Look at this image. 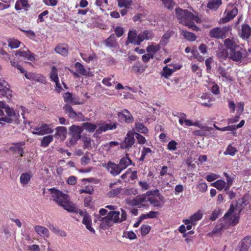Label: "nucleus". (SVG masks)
Returning a JSON list of instances; mask_svg holds the SVG:
<instances>
[{"label": "nucleus", "mask_w": 251, "mask_h": 251, "mask_svg": "<svg viewBox=\"0 0 251 251\" xmlns=\"http://www.w3.org/2000/svg\"><path fill=\"white\" fill-rule=\"evenodd\" d=\"M146 195L148 197L150 196H156L161 201H163L164 197L159 193V191L158 189L152 190L151 191H147L146 193Z\"/></svg>", "instance_id": "40"}, {"label": "nucleus", "mask_w": 251, "mask_h": 251, "mask_svg": "<svg viewBox=\"0 0 251 251\" xmlns=\"http://www.w3.org/2000/svg\"><path fill=\"white\" fill-rule=\"evenodd\" d=\"M176 13L179 23L184 25L188 26L193 30L198 31L200 28L195 24L201 23V19L197 15H195L187 10H183L180 8L176 9Z\"/></svg>", "instance_id": "1"}, {"label": "nucleus", "mask_w": 251, "mask_h": 251, "mask_svg": "<svg viewBox=\"0 0 251 251\" xmlns=\"http://www.w3.org/2000/svg\"><path fill=\"white\" fill-rule=\"evenodd\" d=\"M53 130L49 127V126L47 124H43L40 126V130L39 131H32V133L33 134L35 135H44L45 133H52Z\"/></svg>", "instance_id": "28"}, {"label": "nucleus", "mask_w": 251, "mask_h": 251, "mask_svg": "<svg viewBox=\"0 0 251 251\" xmlns=\"http://www.w3.org/2000/svg\"><path fill=\"white\" fill-rule=\"evenodd\" d=\"M146 68V66L143 64H134L132 66V71L135 73L141 74L145 71Z\"/></svg>", "instance_id": "35"}, {"label": "nucleus", "mask_w": 251, "mask_h": 251, "mask_svg": "<svg viewBox=\"0 0 251 251\" xmlns=\"http://www.w3.org/2000/svg\"><path fill=\"white\" fill-rule=\"evenodd\" d=\"M238 48L237 47L231 50L229 55V57L233 61L236 62L242 61L247 56L246 50L243 48H240L239 50H237Z\"/></svg>", "instance_id": "7"}, {"label": "nucleus", "mask_w": 251, "mask_h": 251, "mask_svg": "<svg viewBox=\"0 0 251 251\" xmlns=\"http://www.w3.org/2000/svg\"><path fill=\"white\" fill-rule=\"evenodd\" d=\"M63 97L64 100L66 102H71L74 104H80L79 102H76L73 101L72 95L70 92L64 93Z\"/></svg>", "instance_id": "51"}, {"label": "nucleus", "mask_w": 251, "mask_h": 251, "mask_svg": "<svg viewBox=\"0 0 251 251\" xmlns=\"http://www.w3.org/2000/svg\"><path fill=\"white\" fill-rule=\"evenodd\" d=\"M235 176L232 175L226 178L227 185L225 188V191H227L233 183Z\"/></svg>", "instance_id": "59"}, {"label": "nucleus", "mask_w": 251, "mask_h": 251, "mask_svg": "<svg viewBox=\"0 0 251 251\" xmlns=\"http://www.w3.org/2000/svg\"><path fill=\"white\" fill-rule=\"evenodd\" d=\"M240 36L243 39H248L251 36V28L248 25L244 24L242 25L241 29L239 32Z\"/></svg>", "instance_id": "20"}, {"label": "nucleus", "mask_w": 251, "mask_h": 251, "mask_svg": "<svg viewBox=\"0 0 251 251\" xmlns=\"http://www.w3.org/2000/svg\"><path fill=\"white\" fill-rule=\"evenodd\" d=\"M224 227V226L222 225V223L220 224V225L216 226L211 232V233L212 234L220 233Z\"/></svg>", "instance_id": "64"}, {"label": "nucleus", "mask_w": 251, "mask_h": 251, "mask_svg": "<svg viewBox=\"0 0 251 251\" xmlns=\"http://www.w3.org/2000/svg\"><path fill=\"white\" fill-rule=\"evenodd\" d=\"M94 191V188L92 186H87L85 187V189H80L79 190V194H82L83 193H87L89 194H91Z\"/></svg>", "instance_id": "61"}, {"label": "nucleus", "mask_w": 251, "mask_h": 251, "mask_svg": "<svg viewBox=\"0 0 251 251\" xmlns=\"http://www.w3.org/2000/svg\"><path fill=\"white\" fill-rule=\"evenodd\" d=\"M148 201H150V203L153 205L154 207H161L162 205L160 202L156 199H153L151 198H148Z\"/></svg>", "instance_id": "63"}, {"label": "nucleus", "mask_w": 251, "mask_h": 251, "mask_svg": "<svg viewBox=\"0 0 251 251\" xmlns=\"http://www.w3.org/2000/svg\"><path fill=\"white\" fill-rule=\"evenodd\" d=\"M50 77L52 81H55L58 80V76L57 70L55 67H52L51 72L50 74Z\"/></svg>", "instance_id": "49"}, {"label": "nucleus", "mask_w": 251, "mask_h": 251, "mask_svg": "<svg viewBox=\"0 0 251 251\" xmlns=\"http://www.w3.org/2000/svg\"><path fill=\"white\" fill-rule=\"evenodd\" d=\"M200 98L201 100V103L202 105L209 107L210 104H209L208 102L205 101V100H207L208 102H209L210 100V96L208 94L206 93H202Z\"/></svg>", "instance_id": "46"}, {"label": "nucleus", "mask_w": 251, "mask_h": 251, "mask_svg": "<svg viewBox=\"0 0 251 251\" xmlns=\"http://www.w3.org/2000/svg\"><path fill=\"white\" fill-rule=\"evenodd\" d=\"M164 6L168 9L172 10L175 5L173 0H161Z\"/></svg>", "instance_id": "53"}, {"label": "nucleus", "mask_w": 251, "mask_h": 251, "mask_svg": "<svg viewBox=\"0 0 251 251\" xmlns=\"http://www.w3.org/2000/svg\"><path fill=\"white\" fill-rule=\"evenodd\" d=\"M222 4V0H211L207 4V7L211 10H216Z\"/></svg>", "instance_id": "34"}, {"label": "nucleus", "mask_w": 251, "mask_h": 251, "mask_svg": "<svg viewBox=\"0 0 251 251\" xmlns=\"http://www.w3.org/2000/svg\"><path fill=\"white\" fill-rule=\"evenodd\" d=\"M83 142V148L84 149H87L88 150H91L92 149L91 142L93 141L90 138L85 137L82 139Z\"/></svg>", "instance_id": "52"}, {"label": "nucleus", "mask_w": 251, "mask_h": 251, "mask_svg": "<svg viewBox=\"0 0 251 251\" xmlns=\"http://www.w3.org/2000/svg\"><path fill=\"white\" fill-rule=\"evenodd\" d=\"M146 201H148V198L145 193L130 200L128 203L132 206H139L143 202Z\"/></svg>", "instance_id": "16"}, {"label": "nucleus", "mask_w": 251, "mask_h": 251, "mask_svg": "<svg viewBox=\"0 0 251 251\" xmlns=\"http://www.w3.org/2000/svg\"><path fill=\"white\" fill-rule=\"evenodd\" d=\"M13 146L10 147V151L13 152H19L20 151H22L21 146H24L25 144V142H20L18 143H13Z\"/></svg>", "instance_id": "36"}, {"label": "nucleus", "mask_w": 251, "mask_h": 251, "mask_svg": "<svg viewBox=\"0 0 251 251\" xmlns=\"http://www.w3.org/2000/svg\"><path fill=\"white\" fill-rule=\"evenodd\" d=\"M118 5L119 7H125L129 8L132 4V0H117Z\"/></svg>", "instance_id": "38"}, {"label": "nucleus", "mask_w": 251, "mask_h": 251, "mask_svg": "<svg viewBox=\"0 0 251 251\" xmlns=\"http://www.w3.org/2000/svg\"><path fill=\"white\" fill-rule=\"evenodd\" d=\"M49 190L52 194L53 200L59 206L65 201H68L69 199V197L67 194L56 189L55 188H50Z\"/></svg>", "instance_id": "6"}, {"label": "nucleus", "mask_w": 251, "mask_h": 251, "mask_svg": "<svg viewBox=\"0 0 251 251\" xmlns=\"http://www.w3.org/2000/svg\"><path fill=\"white\" fill-rule=\"evenodd\" d=\"M180 34L185 39L190 42L195 41L197 39V37L194 33L184 30H181Z\"/></svg>", "instance_id": "31"}, {"label": "nucleus", "mask_w": 251, "mask_h": 251, "mask_svg": "<svg viewBox=\"0 0 251 251\" xmlns=\"http://www.w3.org/2000/svg\"><path fill=\"white\" fill-rule=\"evenodd\" d=\"M53 136L52 135H48L43 138L41 142V146L43 147H47L49 144L52 141Z\"/></svg>", "instance_id": "45"}, {"label": "nucleus", "mask_w": 251, "mask_h": 251, "mask_svg": "<svg viewBox=\"0 0 251 251\" xmlns=\"http://www.w3.org/2000/svg\"><path fill=\"white\" fill-rule=\"evenodd\" d=\"M238 9L235 7H228L225 11V16L221 19V23H225L233 19L238 13Z\"/></svg>", "instance_id": "9"}, {"label": "nucleus", "mask_w": 251, "mask_h": 251, "mask_svg": "<svg viewBox=\"0 0 251 251\" xmlns=\"http://www.w3.org/2000/svg\"><path fill=\"white\" fill-rule=\"evenodd\" d=\"M83 60L85 62L94 61L96 55L94 53H80Z\"/></svg>", "instance_id": "42"}, {"label": "nucleus", "mask_w": 251, "mask_h": 251, "mask_svg": "<svg viewBox=\"0 0 251 251\" xmlns=\"http://www.w3.org/2000/svg\"><path fill=\"white\" fill-rule=\"evenodd\" d=\"M174 34V32L172 30H167L161 37L159 44L162 46H166L169 42V40L171 37Z\"/></svg>", "instance_id": "23"}, {"label": "nucleus", "mask_w": 251, "mask_h": 251, "mask_svg": "<svg viewBox=\"0 0 251 251\" xmlns=\"http://www.w3.org/2000/svg\"><path fill=\"white\" fill-rule=\"evenodd\" d=\"M25 76L28 79L34 80L38 82L45 84L47 82L46 77L41 75L32 73H26Z\"/></svg>", "instance_id": "17"}, {"label": "nucleus", "mask_w": 251, "mask_h": 251, "mask_svg": "<svg viewBox=\"0 0 251 251\" xmlns=\"http://www.w3.org/2000/svg\"><path fill=\"white\" fill-rule=\"evenodd\" d=\"M181 68V65L173 66L171 64L166 66L163 67L162 71L160 74L162 76L165 78H168L176 70L180 69Z\"/></svg>", "instance_id": "13"}, {"label": "nucleus", "mask_w": 251, "mask_h": 251, "mask_svg": "<svg viewBox=\"0 0 251 251\" xmlns=\"http://www.w3.org/2000/svg\"><path fill=\"white\" fill-rule=\"evenodd\" d=\"M121 188H118L116 189H112L111 191H110L107 193V196L109 197H114V196L117 195L118 194H119L121 192Z\"/></svg>", "instance_id": "60"}, {"label": "nucleus", "mask_w": 251, "mask_h": 251, "mask_svg": "<svg viewBox=\"0 0 251 251\" xmlns=\"http://www.w3.org/2000/svg\"><path fill=\"white\" fill-rule=\"evenodd\" d=\"M137 33L135 29L130 30L128 33L127 40L126 43L133 44L136 46V41L137 40Z\"/></svg>", "instance_id": "22"}, {"label": "nucleus", "mask_w": 251, "mask_h": 251, "mask_svg": "<svg viewBox=\"0 0 251 251\" xmlns=\"http://www.w3.org/2000/svg\"><path fill=\"white\" fill-rule=\"evenodd\" d=\"M63 109L65 110L66 113H67L68 116L71 118H74L75 115H76V112H75L73 108L69 105L66 104L64 107Z\"/></svg>", "instance_id": "41"}, {"label": "nucleus", "mask_w": 251, "mask_h": 251, "mask_svg": "<svg viewBox=\"0 0 251 251\" xmlns=\"http://www.w3.org/2000/svg\"><path fill=\"white\" fill-rule=\"evenodd\" d=\"M69 134L71 138L68 143V146H72L76 144V142L81 138V134L83 131L82 127L76 125H73L69 127Z\"/></svg>", "instance_id": "5"}, {"label": "nucleus", "mask_w": 251, "mask_h": 251, "mask_svg": "<svg viewBox=\"0 0 251 251\" xmlns=\"http://www.w3.org/2000/svg\"><path fill=\"white\" fill-rule=\"evenodd\" d=\"M211 185L219 190H222L225 187L226 188V182L222 179L217 180L216 181L212 183Z\"/></svg>", "instance_id": "43"}, {"label": "nucleus", "mask_w": 251, "mask_h": 251, "mask_svg": "<svg viewBox=\"0 0 251 251\" xmlns=\"http://www.w3.org/2000/svg\"><path fill=\"white\" fill-rule=\"evenodd\" d=\"M32 175L28 173H23L20 176V182L23 185H26L28 183Z\"/></svg>", "instance_id": "37"}, {"label": "nucleus", "mask_w": 251, "mask_h": 251, "mask_svg": "<svg viewBox=\"0 0 251 251\" xmlns=\"http://www.w3.org/2000/svg\"><path fill=\"white\" fill-rule=\"evenodd\" d=\"M237 152V149L231 145H229L226 151L224 152V154L225 155H230L231 156H234L236 152Z\"/></svg>", "instance_id": "48"}, {"label": "nucleus", "mask_w": 251, "mask_h": 251, "mask_svg": "<svg viewBox=\"0 0 251 251\" xmlns=\"http://www.w3.org/2000/svg\"><path fill=\"white\" fill-rule=\"evenodd\" d=\"M35 231L41 237H48L49 235V231L46 227L41 226H36L34 227Z\"/></svg>", "instance_id": "25"}, {"label": "nucleus", "mask_w": 251, "mask_h": 251, "mask_svg": "<svg viewBox=\"0 0 251 251\" xmlns=\"http://www.w3.org/2000/svg\"><path fill=\"white\" fill-rule=\"evenodd\" d=\"M228 56V53L227 51L225 50L217 53V56L220 59V61L226 59L227 58Z\"/></svg>", "instance_id": "57"}, {"label": "nucleus", "mask_w": 251, "mask_h": 251, "mask_svg": "<svg viewBox=\"0 0 251 251\" xmlns=\"http://www.w3.org/2000/svg\"><path fill=\"white\" fill-rule=\"evenodd\" d=\"M23 47L15 51V55L16 57H22L27 59L29 61L35 60L34 54L24 45Z\"/></svg>", "instance_id": "8"}, {"label": "nucleus", "mask_w": 251, "mask_h": 251, "mask_svg": "<svg viewBox=\"0 0 251 251\" xmlns=\"http://www.w3.org/2000/svg\"><path fill=\"white\" fill-rule=\"evenodd\" d=\"M127 213L123 208L119 211H110L105 217H103V222L100 225V228L106 229L111 227L114 224H120L127 219Z\"/></svg>", "instance_id": "2"}, {"label": "nucleus", "mask_w": 251, "mask_h": 251, "mask_svg": "<svg viewBox=\"0 0 251 251\" xmlns=\"http://www.w3.org/2000/svg\"><path fill=\"white\" fill-rule=\"evenodd\" d=\"M224 44L226 48L230 49V50L237 47L235 43V41L233 39H226L225 40Z\"/></svg>", "instance_id": "44"}, {"label": "nucleus", "mask_w": 251, "mask_h": 251, "mask_svg": "<svg viewBox=\"0 0 251 251\" xmlns=\"http://www.w3.org/2000/svg\"><path fill=\"white\" fill-rule=\"evenodd\" d=\"M103 166L105 167L108 171L113 176L119 175L122 171L119 165L111 161H109L107 164H105Z\"/></svg>", "instance_id": "15"}, {"label": "nucleus", "mask_w": 251, "mask_h": 251, "mask_svg": "<svg viewBox=\"0 0 251 251\" xmlns=\"http://www.w3.org/2000/svg\"><path fill=\"white\" fill-rule=\"evenodd\" d=\"M8 47L12 49H16L23 45L21 41L15 38H9L7 39Z\"/></svg>", "instance_id": "26"}, {"label": "nucleus", "mask_w": 251, "mask_h": 251, "mask_svg": "<svg viewBox=\"0 0 251 251\" xmlns=\"http://www.w3.org/2000/svg\"><path fill=\"white\" fill-rule=\"evenodd\" d=\"M75 67L77 69L78 73L84 75L92 76L93 75V73L90 71V68L85 69L82 64H75Z\"/></svg>", "instance_id": "27"}, {"label": "nucleus", "mask_w": 251, "mask_h": 251, "mask_svg": "<svg viewBox=\"0 0 251 251\" xmlns=\"http://www.w3.org/2000/svg\"><path fill=\"white\" fill-rule=\"evenodd\" d=\"M116 128V124H103L101 125L99 128L96 130V133L97 134H100L102 131H106L108 130H112Z\"/></svg>", "instance_id": "24"}, {"label": "nucleus", "mask_w": 251, "mask_h": 251, "mask_svg": "<svg viewBox=\"0 0 251 251\" xmlns=\"http://www.w3.org/2000/svg\"><path fill=\"white\" fill-rule=\"evenodd\" d=\"M202 214L200 212H197L191 216V225H195L196 222L200 220L202 218Z\"/></svg>", "instance_id": "54"}, {"label": "nucleus", "mask_w": 251, "mask_h": 251, "mask_svg": "<svg viewBox=\"0 0 251 251\" xmlns=\"http://www.w3.org/2000/svg\"><path fill=\"white\" fill-rule=\"evenodd\" d=\"M82 223L85 225L86 228L89 230L90 232L93 233H95V230L93 227H91V219H90V216L88 215H85L83 217L82 220Z\"/></svg>", "instance_id": "32"}, {"label": "nucleus", "mask_w": 251, "mask_h": 251, "mask_svg": "<svg viewBox=\"0 0 251 251\" xmlns=\"http://www.w3.org/2000/svg\"><path fill=\"white\" fill-rule=\"evenodd\" d=\"M143 32L146 40H151L154 37L153 32L151 30H145Z\"/></svg>", "instance_id": "58"}, {"label": "nucleus", "mask_w": 251, "mask_h": 251, "mask_svg": "<svg viewBox=\"0 0 251 251\" xmlns=\"http://www.w3.org/2000/svg\"><path fill=\"white\" fill-rule=\"evenodd\" d=\"M139 144H144L146 143V140L144 137L138 133L135 132L134 134Z\"/></svg>", "instance_id": "62"}, {"label": "nucleus", "mask_w": 251, "mask_h": 251, "mask_svg": "<svg viewBox=\"0 0 251 251\" xmlns=\"http://www.w3.org/2000/svg\"><path fill=\"white\" fill-rule=\"evenodd\" d=\"M6 113V116L0 118V124L4 126L5 124L19 123V115L13 109H11L9 107H6L5 110Z\"/></svg>", "instance_id": "4"}, {"label": "nucleus", "mask_w": 251, "mask_h": 251, "mask_svg": "<svg viewBox=\"0 0 251 251\" xmlns=\"http://www.w3.org/2000/svg\"><path fill=\"white\" fill-rule=\"evenodd\" d=\"M56 53L63 56H67L69 51V47L66 44H59L54 49Z\"/></svg>", "instance_id": "21"}, {"label": "nucleus", "mask_w": 251, "mask_h": 251, "mask_svg": "<svg viewBox=\"0 0 251 251\" xmlns=\"http://www.w3.org/2000/svg\"><path fill=\"white\" fill-rule=\"evenodd\" d=\"M135 126L137 131L139 132L146 133L148 131L147 128L142 123H137Z\"/></svg>", "instance_id": "50"}, {"label": "nucleus", "mask_w": 251, "mask_h": 251, "mask_svg": "<svg viewBox=\"0 0 251 251\" xmlns=\"http://www.w3.org/2000/svg\"><path fill=\"white\" fill-rule=\"evenodd\" d=\"M128 154H126V157H124L121 159L119 164V166L121 170L126 169L129 165L132 164V161L128 157Z\"/></svg>", "instance_id": "29"}, {"label": "nucleus", "mask_w": 251, "mask_h": 251, "mask_svg": "<svg viewBox=\"0 0 251 251\" xmlns=\"http://www.w3.org/2000/svg\"><path fill=\"white\" fill-rule=\"evenodd\" d=\"M135 142L134 134L128 131L124 141L120 144L121 148L122 149H129L132 147Z\"/></svg>", "instance_id": "10"}, {"label": "nucleus", "mask_w": 251, "mask_h": 251, "mask_svg": "<svg viewBox=\"0 0 251 251\" xmlns=\"http://www.w3.org/2000/svg\"><path fill=\"white\" fill-rule=\"evenodd\" d=\"M151 230V226L147 225H143L141 227V233L142 236H145Z\"/></svg>", "instance_id": "56"}, {"label": "nucleus", "mask_w": 251, "mask_h": 251, "mask_svg": "<svg viewBox=\"0 0 251 251\" xmlns=\"http://www.w3.org/2000/svg\"><path fill=\"white\" fill-rule=\"evenodd\" d=\"M60 206L63 207V208L70 212H73L75 213H78V209H76L75 206L71 204L69 201V199L68 201L63 203Z\"/></svg>", "instance_id": "30"}, {"label": "nucleus", "mask_w": 251, "mask_h": 251, "mask_svg": "<svg viewBox=\"0 0 251 251\" xmlns=\"http://www.w3.org/2000/svg\"><path fill=\"white\" fill-rule=\"evenodd\" d=\"M11 96V91L7 82L0 78V97H5L8 98Z\"/></svg>", "instance_id": "12"}, {"label": "nucleus", "mask_w": 251, "mask_h": 251, "mask_svg": "<svg viewBox=\"0 0 251 251\" xmlns=\"http://www.w3.org/2000/svg\"><path fill=\"white\" fill-rule=\"evenodd\" d=\"M203 130H198L195 132V134L196 135H200L201 136H203L205 135H208V134L206 133L205 132H211L212 130H214V128L208 126H204L202 127Z\"/></svg>", "instance_id": "39"}, {"label": "nucleus", "mask_w": 251, "mask_h": 251, "mask_svg": "<svg viewBox=\"0 0 251 251\" xmlns=\"http://www.w3.org/2000/svg\"><path fill=\"white\" fill-rule=\"evenodd\" d=\"M229 30V27L226 26L223 28L215 27L209 31V35L212 38L216 39L223 38L225 36V33Z\"/></svg>", "instance_id": "11"}, {"label": "nucleus", "mask_w": 251, "mask_h": 251, "mask_svg": "<svg viewBox=\"0 0 251 251\" xmlns=\"http://www.w3.org/2000/svg\"><path fill=\"white\" fill-rule=\"evenodd\" d=\"M105 44L107 46L110 47H113L116 46L117 42L115 36L111 35L105 41Z\"/></svg>", "instance_id": "47"}, {"label": "nucleus", "mask_w": 251, "mask_h": 251, "mask_svg": "<svg viewBox=\"0 0 251 251\" xmlns=\"http://www.w3.org/2000/svg\"><path fill=\"white\" fill-rule=\"evenodd\" d=\"M50 229L54 232L55 234L59 235L61 236L65 237L66 236V233L63 230L59 229L58 228L54 227L53 226H51L50 227Z\"/></svg>", "instance_id": "55"}, {"label": "nucleus", "mask_w": 251, "mask_h": 251, "mask_svg": "<svg viewBox=\"0 0 251 251\" xmlns=\"http://www.w3.org/2000/svg\"><path fill=\"white\" fill-rule=\"evenodd\" d=\"M81 126L82 127L83 130L85 129L89 132H93L97 128L96 125L88 122L82 123Z\"/></svg>", "instance_id": "33"}, {"label": "nucleus", "mask_w": 251, "mask_h": 251, "mask_svg": "<svg viewBox=\"0 0 251 251\" xmlns=\"http://www.w3.org/2000/svg\"><path fill=\"white\" fill-rule=\"evenodd\" d=\"M246 205V200L244 198L239 199L236 203L235 206L231 204L228 211L224 216V220L228 225H236L238 222V216L236 215V211L238 214L241 212L243 208Z\"/></svg>", "instance_id": "3"}, {"label": "nucleus", "mask_w": 251, "mask_h": 251, "mask_svg": "<svg viewBox=\"0 0 251 251\" xmlns=\"http://www.w3.org/2000/svg\"><path fill=\"white\" fill-rule=\"evenodd\" d=\"M251 245V237L250 236L245 237L240 241L237 247L238 251H248Z\"/></svg>", "instance_id": "18"}, {"label": "nucleus", "mask_w": 251, "mask_h": 251, "mask_svg": "<svg viewBox=\"0 0 251 251\" xmlns=\"http://www.w3.org/2000/svg\"><path fill=\"white\" fill-rule=\"evenodd\" d=\"M119 118L126 123L130 124L134 121V118L131 113L127 109H124L118 113Z\"/></svg>", "instance_id": "14"}, {"label": "nucleus", "mask_w": 251, "mask_h": 251, "mask_svg": "<svg viewBox=\"0 0 251 251\" xmlns=\"http://www.w3.org/2000/svg\"><path fill=\"white\" fill-rule=\"evenodd\" d=\"M161 46L159 43L156 44L154 42L150 43L146 48V51L154 58L157 53L161 49Z\"/></svg>", "instance_id": "19"}]
</instances>
